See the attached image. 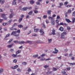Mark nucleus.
<instances>
[{"label": "nucleus", "instance_id": "9b49d317", "mask_svg": "<svg viewBox=\"0 0 75 75\" xmlns=\"http://www.w3.org/2000/svg\"><path fill=\"white\" fill-rule=\"evenodd\" d=\"M21 52V50H18L16 52V54L17 55L18 54H20Z\"/></svg>", "mask_w": 75, "mask_h": 75}, {"label": "nucleus", "instance_id": "e2e57ef3", "mask_svg": "<svg viewBox=\"0 0 75 75\" xmlns=\"http://www.w3.org/2000/svg\"><path fill=\"white\" fill-rule=\"evenodd\" d=\"M10 51L11 52H13L14 51V49H11L10 50Z\"/></svg>", "mask_w": 75, "mask_h": 75}, {"label": "nucleus", "instance_id": "4468645a", "mask_svg": "<svg viewBox=\"0 0 75 75\" xmlns=\"http://www.w3.org/2000/svg\"><path fill=\"white\" fill-rule=\"evenodd\" d=\"M40 30V29L38 28V29H34V32H38Z\"/></svg>", "mask_w": 75, "mask_h": 75}, {"label": "nucleus", "instance_id": "4c0bfd02", "mask_svg": "<svg viewBox=\"0 0 75 75\" xmlns=\"http://www.w3.org/2000/svg\"><path fill=\"white\" fill-rule=\"evenodd\" d=\"M4 71V70L3 69H0V73H1V72H3Z\"/></svg>", "mask_w": 75, "mask_h": 75}, {"label": "nucleus", "instance_id": "ea45409f", "mask_svg": "<svg viewBox=\"0 0 75 75\" xmlns=\"http://www.w3.org/2000/svg\"><path fill=\"white\" fill-rule=\"evenodd\" d=\"M27 63L26 62H23V63H22V64H23V65H27Z\"/></svg>", "mask_w": 75, "mask_h": 75}, {"label": "nucleus", "instance_id": "13d9d810", "mask_svg": "<svg viewBox=\"0 0 75 75\" xmlns=\"http://www.w3.org/2000/svg\"><path fill=\"white\" fill-rule=\"evenodd\" d=\"M71 9H69L68 11V13H71Z\"/></svg>", "mask_w": 75, "mask_h": 75}, {"label": "nucleus", "instance_id": "bf43d9fd", "mask_svg": "<svg viewBox=\"0 0 75 75\" xmlns=\"http://www.w3.org/2000/svg\"><path fill=\"white\" fill-rule=\"evenodd\" d=\"M59 18H60V16H57V19H59Z\"/></svg>", "mask_w": 75, "mask_h": 75}, {"label": "nucleus", "instance_id": "2eb2a0df", "mask_svg": "<svg viewBox=\"0 0 75 75\" xmlns=\"http://www.w3.org/2000/svg\"><path fill=\"white\" fill-rule=\"evenodd\" d=\"M18 28H23V26L22 25L20 24L18 25Z\"/></svg>", "mask_w": 75, "mask_h": 75}, {"label": "nucleus", "instance_id": "69168bd1", "mask_svg": "<svg viewBox=\"0 0 75 75\" xmlns=\"http://www.w3.org/2000/svg\"><path fill=\"white\" fill-rule=\"evenodd\" d=\"M17 23H15L13 24V26H17Z\"/></svg>", "mask_w": 75, "mask_h": 75}, {"label": "nucleus", "instance_id": "bb28decb", "mask_svg": "<svg viewBox=\"0 0 75 75\" xmlns=\"http://www.w3.org/2000/svg\"><path fill=\"white\" fill-rule=\"evenodd\" d=\"M69 65H71V66H72L73 65H75V63H70Z\"/></svg>", "mask_w": 75, "mask_h": 75}, {"label": "nucleus", "instance_id": "c85d7f7f", "mask_svg": "<svg viewBox=\"0 0 75 75\" xmlns=\"http://www.w3.org/2000/svg\"><path fill=\"white\" fill-rule=\"evenodd\" d=\"M75 18H72V23L74 24L75 23Z\"/></svg>", "mask_w": 75, "mask_h": 75}, {"label": "nucleus", "instance_id": "dca6fc26", "mask_svg": "<svg viewBox=\"0 0 75 75\" xmlns=\"http://www.w3.org/2000/svg\"><path fill=\"white\" fill-rule=\"evenodd\" d=\"M32 41L28 40L25 42V43H29V44H32Z\"/></svg>", "mask_w": 75, "mask_h": 75}, {"label": "nucleus", "instance_id": "680f3d73", "mask_svg": "<svg viewBox=\"0 0 75 75\" xmlns=\"http://www.w3.org/2000/svg\"><path fill=\"white\" fill-rule=\"evenodd\" d=\"M67 4H68V2L67 1H66L65 2H64V5H66Z\"/></svg>", "mask_w": 75, "mask_h": 75}, {"label": "nucleus", "instance_id": "f704fd0d", "mask_svg": "<svg viewBox=\"0 0 75 75\" xmlns=\"http://www.w3.org/2000/svg\"><path fill=\"white\" fill-rule=\"evenodd\" d=\"M23 20V18H20L18 20V22L20 23L21 21L22 20Z\"/></svg>", "mask_w": 75, "mask_h": 75}, {"label": "nucleus", "instance_id": "774afa93", "mask_svg": "<svg viewBox=\"0 0 75 75\" xmlns=\"http://www.w3.org/2000/svg\"><path fill=\"white\" fill-rule=\"evenodd\" d=\"M71 7V5H68L66 6V7Z\"/></svg>", "mask_w": 75, "mask_h": 75}, {"label": "nucleus", "instance_id": "7ed1b4c3", "mask_svg": "<svg viewBox=\"0 0 75 75\" xmlns=\"http://www.w3.org/2000/svg\"><path fill=\"white\" fill-rule=\"evenodd\" d=\"M67 31L63 32V33H62L61 35V38L62 39L65 38V35H67Z\"/></svg>", "mask_w": 75, "mask_h": 75}, {"label": "nucleus", "instance_id": "9d476101", "mask_svg": "<svg viewBox=\"0 0 75 75\" xmlns=\"http://www.w3.org/2000/svg\"><path fill=\"white\" fill-rule=\"evenodd\" d=\"M18 65H16L13 67H12L11 68L14 69H16L18 68Z\"/></svg>", "mask_w": 75, "mask_h": 75}, {"label": "nucleus", "instance_id": "0e129e2a", "mask_svg": "<svg viewBox=\"0 0 75 75\" xmlns=\"http://www.w3.org/2000/svg\"><path fill=\"white\" fill-rule=\"evenodd\" d=\"M60 25H64V23L62 22L61 23H60Z\"/></svg>", "mask_w": 75, "mask_h": 75}, {"label": "nucleus", "instance_id": "423d86ee", "mask_svg": "<svg viewBox=\"0 0 75 75\" xmlns=\"http://www.w3.org/2000/svg\"><path fill=\"white\" fill-rule=\"evenodd\" d=\"M54 51H55H55H53V53H54V54H57L58 52V50H57V49L56 47H55L54 48Z\"/></svg>", "mask_w": 75, "mask_h": 75}, {"label": "nucleus", "instance_id": "a211bd4d", "mask_svg": "<svg viewBox=\"0 0 75 75\" xmlns=\"http://www.w3.org/2000/svg\"><path fill=\"white\" fill-rule=\"evenodd\" d=\"M13 45H14V44H12L11 45H8L7 47H8V48H11V47H12Z\"/></svg>", "mask_w": 75, "mask_h": 75}, {"label": "nucleus", "instance_id": "6e6d98bb", "mask_svg": "<svg viewBox=\"0 0 75 75\" xmlns=\"http://www.w3.org/2000/svg\"><path fill=\"white\" fill-rule=\"evenodd\" d=\"M67 29L68 31H69V30L71 29V28H70V27L68 26L67 27Z\"/></svg>", "mask_w": 75, "mask_h": 75}, {"label": "nucleus", "instance_id": "4d7b16f0", "mask_svg": "<svg viewBox=\"0 0 75 75\" xmlns=\"http://www.w3.org/2000/svg\"><path fill=\"white\" fill-rule=\"evenodd\" d=\"M36 4L37 5H40V2H39L38 1L36 2Z\"/></svg>", "mask_w": 75, "mask_h": 75}, {"label": "nucleus", "instance_id": "0eeeda50", "mask_svg": "<svg viewBox=\"0 0 75 75\" xmlns=\"http://www.w3.org/2000/svg\"><path fill=\"white\" fill-rule=\"evenodd\" d=\"M14 14V13H11L10 14V16H9V18H11L13 17Z\"/></svg>", "mask_w": 75, "mask_h": 75}, {"label": "nucleus", "instance_id": "aec40b11", "mask_svg": "<svg viewBox=\"0 0 75 75\" xmlns=\"http://www.w3.org/2000/svg\"><path fill=\"white\" fill-rule=\"evenodd\" d=\"M12 56L13 57V58H16V57H17V54H13L12 55Z\"/></svg>", "mask_w": 75, "mask_h": 75}, {"label": "nucleus", "instance_id": "1a4fd4ad", "mask_svg": "<svg viewBox=\"0 0 75 75\" xmlns=\"http://www.w3.org/2000/svg\"><path fill=\"white\" fill-rule=\"evenodd\" d=\"M59 30H60L61 31H64V28L62 26H60L59 28Z\"/></svg>", "mask_w": 75, "mask_h": 75}, {"label": "nucleus", "instance_id": "338daca9", "mask_svg": "<svg viewBox=\"0 0 75 75\" xmlns=\"http://www.w3.org/2000/svg\"><path fill=\"white\" fill-rule=\"evenodd\" d=\"M59 25V23H57V24L56 25V28H58Z\"/></svg>", "mask_w": 75, "mask_h": 75}, {"label": "nucleus", "instance_id": "f8f14e48", "mask_svg": "<svg viewBox=\"0 0 75 75\" xmlns=\"http://www.w3.org/2000/svg\"><path fill=\"white\" fill-rule=\"evenodd\" d=\"M12 21H13V20H12V19H10V20H9L7 22V23H8V24H11V22Z\"/></svg>", "mask_w": 75, "mask_h": 75}, {"label": "nucleus", "instance_id": "39448f33", "mask_svg": "<svg viewBox=\"0 0 75 75\" xmlns=\"http://www.w3.org/2000/svg\"><path fill=\"white\" fill-rule=\"evenodd\" d=\"M43 30L42 28H41L40 29V33H42L41 34V35H44V32H43Z\"/></svg>", "mask_w": 75, "mask_h": 75}, {"label": "nucleus", "instance_id": "c9c22d12", "mask_svg": "<svg viewBox=\"0 0 75 75\" xmlns=\"http://www.w3.org/2000/svg\"><path fill=\"white\" fill-rule=\"evenodd\" d=\"M28 72H31V70L30 68H29L28 69Z\"/></svg>", "mask_w": 75, "mask_h": 75}, {"label": "nucleus", "instance_id": "a878e982", "mask_svg": "<svg viewBox=\"0 0 75 75\" xmlns=\"http://www.w3.org/2000/svg\"><path fill=\"white\" fill-rule=\"evenodd\" d=\"M36 42H37V43H43L42 41L40 40Z\"/></svg>", "mask_w": 75, "mask_h": 75}, {"label": "nucleus", "instance_id": "473e14b6", "mask_svg": "<svg viewBox=\"0 0 75 75\" xmlns=\"http://www.w3.org/2000/svg\"><path fill=\"white\" fill-rule=\"evenodd\" d=\"M45 54H43L41 56V58H43L44 57H45Z\"/></svg>", "mask_w": 75, "mask_h": 75}, {"label": "nucleus", "instance_id": "052dcab7", "mask_svg": "<svg viewBox=\"0 0 75 75\" xmlns=\"http://www.w3.org/2000/svg\"><path fill=\"white\" fill-rule=\"evenodd\" d=\"M17 71L18 72H20V71H21V70L20 68H18L17 69Z\"/></svg>", "mask_w": 75, "mask_h": 75}, {"label": "nucleus", "instance_id": "20e7f679", "mask_svg": "<svg viewBox=\"0 0 75 75\" xmlns=\"http://www.w3.org/2000/svg\"><path fill=\"white\" fill-rule=\"evenodd\" d=\"M17 33V31H13L11 33V35H13L15 37H18L19 36V34H16Z\"/></svg>", "mask_w": 75, "mask_h": 75}, {"label": "nucleus", "instance_id": "3c124183", "mask_svg": "<svg viewBox=\"0 0 75 75\" xmlns=\"http://www.w3.org/2000/svg\"><path fill=\"white\" fill-rule=\"evenodd\" d=\"M62 74H64L66 73L65 71V70H63L62 71Z\"/></svg>", "mask_w": 75, "mask_h": 75}, {"label": "nucleus", "instance_id": "412c9836", "mask_svg": "<svg viewBox=\"0 0 75 75\" xmlns=\"http://www.w3.org/2000/svg\"><path fill=\"white\" fill-rule=\"evenodd\" d=\"M52 71H48L47 72V75H49V74H52Z\"/></svg>", "mask_w": 75, "mask_h": 75}, {"label": "nucleus", "instance_id": "6ab92c4d", "mask_svg": "<svg viewBox=\"0 0 75 75\" xmlns=\"http://www.w3.org/2000/svg\"><path fill=\"white\" fill-rule=\"evenodd\" d=\"M47 14H49V15H50V14H51V10H48L47 11Z\"/></svg>", "mask_w": 75, "mask_h": 75}, {"label": "nucleus", "instance_id": "ddd939ff", "mask_svg": "<svg viewBox=\"0 0 75 75\" xmlns=\"http://www.w3.org/2000/svg\"><path fill=\"white\" fill-rule=\"evenodd\" d=\"M25 43V42L24 41H21L19 42V44H24Z\"/></svg>", "mask_w": 75, "mask_h": 75}, {"label": "nucleus", "instance_id": "864d4df0", "mask_svg": "<svg viewBox=\"0 0 75 75\" xmlns=\"http://www.w3.org/2000/svg\"><path fill=\"white\" fill-rule=\"evenodd\" d=\"M17 33H18V34H20V30H18L17 32L16 31Z\"/></svg>", "mask_w": 75, "mask_h": 75}, {"label": "nucleus", "instance_id": "f03ea898", "mask_svg": "<svg viewBox=\"0 0 75 75\" xmlns=\"http://www.w3.org/2000/svg\"><path fill=\"white\" fill-rule=\"evenodd\" d=\"M19 8L22 11H25L27 10L28 9H32V8L31 7H25L22 8H21V6L19 7Z\"/></svg>", "mask_w": 75, "mask_h": 75}, {"label": "nucleus", "instance_id": "5701e85b", "mask_svg": "<svg viewBox=\"0 0 75 75\" xmlns=\"http://www.w3.org/2000/svg\"><path fill=\"white\" fill-rule=\"evenodd\" d=\"M48 42L49 43H51V42H52V39H48Z\"/></svg>", "mask_w": 75, "mask_h": 75}, {"label": "nucleus", "instance_id": "4be33fe9", "mask_svg": "<svg viewBox=\"0 0 75 75\" xmlns=\"http://www.w3.org/2000/svg\"><path fill=\"white\" fill-rule=\"evenodd\" d=\"M66 21H67V23H71V21H70V20H69V19H67V18H66Z\"/></svg>", "mask_w": 75, "mask_h": 75}, {"label": "nucleus", "instance_id": "b1692460", "mask_svg": "<svg viewBox=\"0 0 75 75\" xmlns=\"http://www.w3.org/2000/svg\"><path fill=\"white\" fill-rule=\"evenodd\" d=\"M34 1L33 0H32L30 1V3L31 4H34Z\"/></svg>", "mask_w": 75, "mask_h": 75}, {"label": "nucleus", "instance_id": "6e6552de", "mask_svg": "<svg viewBox=\"0 0 75 75\" xmlns=\"http://www.w3.org/2000/svg\"><path fill=\"white\" fill-rule=\"evenodd\" d=\"M52 34L53 35H55V30L54 29H53L52 30Z\"/></svg>", "mask_w": 75, "mask_h": 75}, {"label": "nucleus", "instance_id": "79ce46f5", "mask_svg": "<svg viewBox=\"0 0 75 75\" xmlns=\"http://www.w3.org/2000/svg\"><path fill=\"white\" fill-rule=\"evenodd\" d=\"M56 21L57 24H59V20H56Z\"/></svg>", "mask_w": 75, "mask_h": 75}, {"label": "nucleus", "instance_id": "2f4dec72", "mask_svg": "<svg viewBox=\"0 0 75 75\" xmlns=\"http://www.w3.org/2000/svg\"><path fill=\"white\" fill-rule=\"evenodd\" d=\"M12 40L13 39H11L9 40V41L8 42V44H10V42H11Z\"/></svg>", "mask_w": 75, "mask_h": 75}, {"label": "nucleus", "instance_id": "603ef678", "mask_svg": "<svg viewBox=\"0 0 75 75\" xmlns=\"http://www.w3.org/2000/svg\"><path fill=\"white\" fill-rule=\"evenodd\" d=\"M17 59H14L13 60V62H14L15 63H16V62H17Z\"/></svg>", "mask_w": 75, "mask_h": 75}, {"label": "nucleus", "instance_id": "c756f323", "mask_svg": "<svg viewBox=\"0 0 75 75\" xmlns=\"http://www.w3.org/2000/svg\"><path fill=\"white\" fill-rule=\"evenodd\" d=\"M33 11H31L28 13V14L29 15H31L32 14V13H33Z\"/></svg>", "mask_w": 75, "mask_h": 75}, {"label": "nucleus", "instance_id": "f3484780", "mask_svg": "<svg viewBox=\"0 0 75 75\" xmlns=\"http://www.w3.org/2000/svg\"><path fill=\"white\" fill-rule=\"evenodd\" d=\"M0 2L1 4H3V3H4V0H0Z\"/></svg>", "mask_w": 75, "mask_h": 75}, {"label": "nucleus", "instance_id": "393cba45", "mask_svg": "<svg viewBox=\"0 0 75 75\" xmlns=\"http://www.w3.org/2000/svg\"><path fill=\"white\" fill-rule=\"evenodd\" d=\"M6 16V14H1V17L3 18L5 17V16Z\"/></svg>", "mask_w": 75, "mask_h": 75}, {"label": "nucleus", "instance_id": "a19ab883", "mask_svg": "<svg viewBox=\"0 0 75 75\" xmlns=\"http://www.w3.org/2000/svg\"><path fill=\"white\" fill-rule=\"evenodd\" d=\"M10 34H8L6 35V36H5V38L8 37H9V36H10Z\"/></svg>", "mask_w": 75, "mask_h": 75}, {"label": "nucleus", "instance_id": "5fc2aeb1", "mask_svg": "<svg viewBox=\"0 0 75 75\" xmlns=\"http://www.w3.org/2000/svg\"><path fill=\"white\" fill-rule=\"evenodd\" d=\"M72 15L73 16H75V11L73 13Z\"/></svg>", "mask_w": 75, "mask_h": 75}, {"label": "nucleus", "instance_id": "72a5a7b5", "mask_svg": "<svg viewBox=\"0 0 75 75\" xmlns=\"http://www.w3.org/2000/svg\"><path fill=\"white\" fill-rule=\"evenodd\" d=\"M6 24H7V23L4 22L2 23L3 25H4V26H5Z\"/></svg>", "mask_w": 75, "mask_h": 75}, {"label": "nucleus", "instance_id": "de8ad7c7", "mask_svg": "<svg viewBox=\"0 0 75 75\" xmlns=\"http://www.w3.org/2000/svg\"><path fill=\"white\" fill-rule=\"evenodd\" d=\"M27 28H28V26H27L26 27H25V28H23V30H26V29H27Z\"/></svg>", "mask_w": 75, "mask_h": 75}, {"label": "nucleus", "instance_id": "58836bf2", "mask_svg": "<svg viewBox=\"0 0 75 75\" xmlns=\"http://www.w3.org/2000/svg\"><path fill=\"white\" fill-rule=\"evenodd\" d=\"M45 60V58H42L40 59L41 61H44Z\"/></svg>", "mask_w": 75, "mask_h": 75}, {"label": "nucleus", "instance_id": "cd10ccee", "mask_svg": "<svg viewBox=\"0 0 75 75\" xmlns=\"http://www.w3.org/2000/svg\"><path fill=\"white\" fill-rule=\"evenodd\" d=\"M38 57V54H36L35 55H34L33 56V58H36V57Z\"/></svg>", "mask_w": 75, "mask_h": 75}, {"label": "nucleus", "instance_id": "8fccbe9b", "mask_svg": "<svg viewBox=\"0 0 75 75\" xmlns=\"http://www.w3.org/2000/svg\"><path fill=\"white\" fill-rule=\"evenodd\" d=\"M45 22L47 24L49 23V21L48 20H45Z\"/></svg>", "mask_w": 75, "mask_h": 75}, {"label": "nucleus", "instance_id": "e433bc0d", "mask_svg": "<svg viewBox=\"0 0 75 75\" xmlns=\"http://www.w3.org/2000/svg\"><path fill=\"white\" fill-rule=\"evenodd\" d=\"M53 69L54 71H57V68H56L55 67H53Z\"/></svg>", "mask_w": 75, "mask_h": 75}, {"label": "nucleus", "instance_id": "09e8293b", "mask_svg": "<svg viewBox=\"0 0 75 75\" xmlns=\"http://www.w3.org/2000/svg\"><path fill=\"white\" fill-rule=\"evenodd\" d=\"M43 17L44 18H46L47 17V15H44L43 16Z\"/></svg>", "mask_w": 75, "mask_h": 75}, {"label": "nucleus", "instance_id": "49530a36", "mask_svg": "<svg viewBox=\"0 0 75 75\" xmlns=\"http://www.w3.org/2000/svg\"><path fill=\"white\" fill-rule=\"evenodd\" d=\"M10 30L11 31H14V28L11 27L10 28Z\"/></svg>", "mask_w": 75, "mask_h": 75}, {"label": "nucleus", "instance_id": "37998d69", "mask_svg": "<svg viewBox=\"0 0 75 75\" xmlns=\"http://www.w3.org/2000/svg\"><path fill=\"white\" fill-rule=\"evenodd\" d=\"M13 42L14 43L17 44V43H18V41L17 40H15L13 41Z\"/></svg>", "mask_w": 75, "mask_h": 75}, {"label": "nucleus", "instance_id": "a18cd8bd", "mask_svg": "<svg viewBox=\"0 0 75 75\" xmlns=\"http://www.w3.org/2000/svg\"><path fill=\"white\" fill-rule=\"evenodd\" d=\"M42 25H43L42 27H43V28H45V27H46L45 26V24H44V23H42Z\"/></svg>", "mask_w": 75, "mask_h": 75}, {"label": "nucleus", "instance_id": "7c9ffc66", "mask_svg": "<svg viewBox=\"0 0 75 75\" xmlns=\"http://www.w3.org/2000/svg\"><path fill=\"white\" fill-rule=\"evenodd\" d=\"M49 67V66L48 65H46L45 66H43V67H44L45 68H48Z\"/></svg>", "mask_w": 75, "mask_h": 75}, {"label": "nucleus", "instance_id": "c03bdc74", "mask_svg": "<svg viewBox=\"0 0 75 75\" xmlns=\"http://www.w3.org/2000/svg\"><path fill=\"white\" fill-rule=\"evenodd\" d=\"M33 11L36 14L37 13H38V11L36 10H33Z\"/></svg>", "mask_w": 75, "mask_h": 75}, {"label": "nucleus", "instance_id": "f257e3e1", "mask_svg": "<svg viewBox=\"0 0 75 75\" xmlns=\"http://www.w3.org/2000/svg\"><path fill=\"white\" fill-rule=\"evenodd\" d=\"M48 18L49 20H52L51 22V25H54L55 23V20H54V18L50 16H49Z\"/></svg>", "mask_w": 75, "mask_h": 75}]
</instances>
